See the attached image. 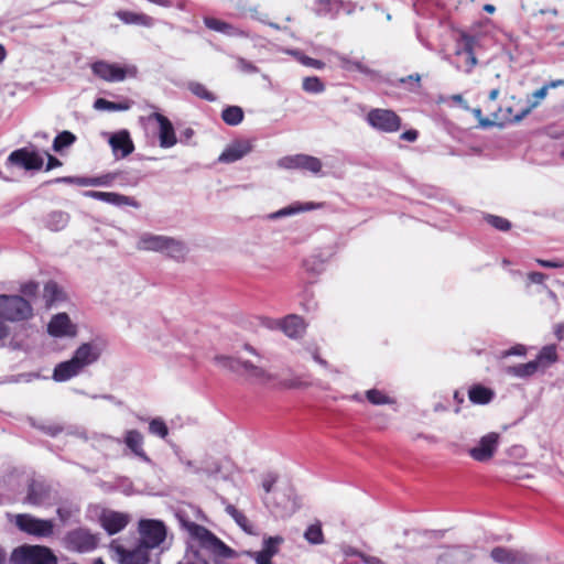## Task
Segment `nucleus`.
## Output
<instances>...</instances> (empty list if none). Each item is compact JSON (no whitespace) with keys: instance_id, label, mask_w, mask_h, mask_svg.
<instances>
[{"instance_id":"f257e3e1","label":"nucleus","mask_w":564,"mask_h":564,"mask_svg":"<svg viewBox=\"0 0 564 564\" xmlns=\"http://www.w3.org/2000/svg\"><path fill=\"white\" fill-rule=\"evenodd\" d=\"M187 531L202 549L213 555L224 558H230L236 555V552L231 547L225 544L206 527L192 522L187 525Z\"/></svg>"},{"instance_id":"f03ea898","label":"nucleus","mask_w":564,"mask_h":564,"mask_svg":"<svg viewBox=\"0 0 564 564\" xmlns=\"http://www.w3.org/2000/svg\"><path fill=\"white\" fill-rule=\"evenodd\" d=\"M57 556L44 545H22L13 550L10 564H57Z\"/></svg>"},{"instance_id":"7ed1b4c3","label":"nucleus","mask_w":564,"mask_h":564,"mask_svg":"<svg viewBox=\"0 0 564 564\" xmlns=\"http://www.w3.org/2000/svg\"><path fill=\"white\" fill-rule=\"evenodd\" d=\"M31 304L20 295H0V317L11 322L24 321L31 317Z\"/></svg>"},{"instance_id":"20e7f679","label":"nucleus","mask_w":564,"mask_h":564,"mask_svg":"<svg viewBox=\"0 0 564 564\" xmlns=\"http://www.w3.org/2000/svg\"><path fill=\"white\" fill-rule=\"evenodd\" d=\"M99 538L87 528H76L68 531L63 538L66 550L76 553H89L97 549Z\"/></svg>"},{"instance_id":"39448f33","label":"nucleus","mask_w":564,"mask_h":564,"mask_svg":"<svg viewBox=\"0 0 564 564\" xmlns=\"http://www.w3.org/2000/svg\"><path fill=\"white\" fill-rule=\"evenodd\" d=\"M139 543L153 550L159 547L166 539V525L161 520L141 519L138 522Z\"/></svg>"},{"instance_id":"423d86ee","label":"nucleus","mask_w":564,"mask_h":564,"mask_svg":"<svg viewBox=\"0 0 564 564\" xmlns=\"http://www.w3.org/2000/svg\"><path fill=\"white\" fill-rule=\"evenodd\" d=\"M368 124L384 133H393L401 129V117L391 109L373 108L366 117Z\"/></svg>"},{"instance_id":"0eeeda50","label":"nucleus","mask_w":564,"mask_h":564,"mask_svg":"<svg viewBox=\"0 0 564 564\" xmlns=\"http://www.w3.org/2000/svg\"><path fill=\"white\" fill-rule=\"evenodd\" d=\"M15 525L20 531L36 538H50L54 533L52 520L39 519L29 513L17 514Z\"/></svg>"},{"instance_id":"6e6552de","label":"nucleus","mask_w":564,"mask_h":564,"mask_svg":"<svg viewBox=\"0 0 564 564\" xmlns=\"http://www.w3.org/2000/svg\"><path fill=\"white\" fill-rule=\"evenodd\" d=\"M278 164L286 170H303L313 174H317L322 170L321 160L307 154L288 155L280 159Z\"/></svg>"},{"instance_id":"1a4fd4ad","label":"nucleus","mask_w":564,"mask_h":564,"mask_svg":"<svg viewBox=\"0 0 564 564\" xmlns=\"http://www.w3.org/2000/svg\"><path fill=\"white\" fill-rule=\"evenodd\" d=\"M499 444V434L490 432L484 435L478 445L468 451L469 456L476 462H488L497 451Z\"/></svg>"},{"instance_id":"9d476101","label":"nucleus","mask_w":564,"mask_h":564,"mask_svg":"<svg viewBox=\"0 0 564 564\" xmlns=\"http://www.w3.org/2000/svg\"><path fill=\"white\" fill-rule=\"evenodd\" d=\"M490 557L498 564H531L533 562L525 552L505 546L494 547Z\"/></svg>"},{"instance_id":"9b49d317","label":"nucleus","mask_w":564,"mask_h":564,"mask_svg":"<svg viewBox=\"0 0 564 564\" xmlns=\"http://www.w3.org/2000/svg\"><path fill=\"white\" fill-rule=\"evenodd\" d=\"M8 161L17 166L28 171L40 170L43 166V158L35 151H29L26 148L18 149L10 153Z\"/></svg>"},{"instance_id":"f8f14e48","label":"nucleus","mask_w":564,"mask_h":564,"mask_svg":"<svg viewBox=\"0 0 564 564\" xmlns=\"http://www.w3.org/2000/svg\"><path fill=\"white\" fill-rule=\"evenodd\" d=\"M477 40L475 36L467 33H462L456 43V55L464 56L465 58V72L470 73L477 65V58L475 56V46Z\"/></svg>"},{"instance_id":"ddd939ff","label":"nucleus","mask_w":564,"mask_h":564,"mask_svg":"<svg viewBox=\"0 0 564 564\" xmlns=\"http://www.w3.org/2000/svg\"><path fill=\"white\" fill-rule=\"evenodd\" d=\"M99 522L101 528L109 535H113L122 531L129 524L130 516L124 512L108 510L100 514Z\"/></svg>"},{"instance_id":"4468645a","label":"nucleus","mask_w":564,"mask_h":564,"mask_svg":"<svg viewBox=\"0 0 564 564\" xmlns=\"http://www.w3.org/2000/svg\"><path fill=\"white\" fill-rule=\"evenodd\" d=\"M94 75L106 82H122L127 77V69L117 64H110L105 61L95 62L91 65Z\"/></svg>"},{"instance_id":"2eb2a0df","label":"nucleus","mask_w":564,"mask_h":564,"mask_svg":"<svg viewBox=\"0 0 564 564\" xmlns=\"http://www.w3.org/2000/svg\"><path fill=\"white\" fill-rule=\"evenodd\" d=\"M149 119H153L159 123V141L161 148L169 149L177 143L174 127L167 117L160 112H153L150 115Z\"/></svg>"},{"instance_id":"dca6fc26","label":"nucleus","mask_w":564,"mask_h":564,"mask_svg":"<svg viewBox=\"0 0 564 564\" xmlns=\"http://www.w3.org/2000/svg\"><path fill=\"white\" fill-rule=\"evenodd\" d=\"M116 552L120 557L121 564H149L150 549L138 542L135 547L129 550L122 545H117Z\"/></svg>"},{"instance_id":"f3484780","label":"nucleus","mask_w":564,"mask_h":564,"mask_svg":"<svg viewBox=\"0 0 564 564\" xmlns=\"http://www.w3.org/2000/svg\"><path fill=\"white\" fill-rule=\"evenodd\" d=\"M84 195L115 206H130L133 208L140 207V203L133 197L115 192L87 191Z\"/></svg>"},{"instance_id":"a211bd4d","label":"nucleus","mask_w":564,"mask_h":564,"mask_svg":"<svg viewBox=\"0 0 564 564\" xmlns=\"http://www.w3.org/2000/svg\"><path fill=\"white\" fill-rule=\"evenodd\" d=\"M118 176H119L118 172H112V173H107V174L94 176V177L64 176V177L56 178L54 182L76 184L78 186H109L115 182V180Z\"/></svg>"},{"instance_id":"6ab92c4d","label":"nucleus","mask_w":564,"mask_h":564,"mask_svg":"<svg viewBox=\"0 0 564 564\" xmlns=\"http://www.w3.org/2000/svg\"><path fill=\"white\" fill-rule=\"evenodd\" d=\"M528 113H530V108L524 107L514 111L511 106L499 107L497 110L490 112L491 117L494 118L495 124L500 127L507 123L519 122Z\"/></svg>"},{"instance_id":"aec40b11","label":"nucleus","mask_w":564,"mask_h":564,"mask_svg":"<svg viewBox=\"0 0 564 564\" xmlns=\"http://www.w3.org/2000/svg\"><path fill=\"white\" fill-rule=\"evenodd\" d=\"M100 350L90 343L82 344L74 352L73 359L82 370L98 360Z\"/></svg>"},{"instance_id":"412c9836","label":"nucleus","mask_w":564,"mask_h":564,"mask_svg":"<svg viewBox=\"0 0 564 564\" xmlns=\"http://www.w3.org/2000/svg\"><path fill=\"white\" fill-rule=\"evenodd\" d=\"M109 144L115 153L120 152L121 158H126L134 151L133 141L127 130L112 134Z\"/></svg>"},{"instance_id":"4be33fe9","label":"nucleus","mask_w":564,"mask_h":564,"mask_svg":"<svg viewBox=\"0 0 564 564\" xmlns=\"http://www.w3.org/2000/svg\"><path fill=\"white\" fill-rule=\"evenodd\" d=\"M50 492L47 486L33 481L29 485L24 501L31 506L41 507L50 499Z\"/></svg>"},{"instance_id":"5701e85b","label":"nucleus","mask_w":564,"mask_h":564,"mask_svg":"<svg viewBox=\"0 0 564 564\" xmlns=\"http://www.w3.org/2000/svg\"><path fill=\"white\" fill-rule=\"evenodd\" d=\"M82 371L83 370L77 365V362L70 358L67 361H63L56 365L53 371V379L57 382L67 381L70 378L79 375Z\"/></svg>"},{"instance_id":"b1692460","label":"nucleus","mask_w":564,"mask_h":564,"mask_svg":"<svg viewBox=\"0 0 564 564\" xmlns=\"http://www.w3.org/2000/svg\"><path fill=\"white\" fill-rule=\"evenodd\" d=\"M72 323L66 313H59L52 317L47 325V332L55 337H62L70 334Z\"/></svg>"},{"instance_id":"393cba45","label":"nucleus","mask_w":564,"mask_h":564,"mask_svg":"<svg viewBox=\"0 0 564 564\" xmlns=\"http://www.w3.org/2000/svg\"><path fill=\"white\" fill-rule=\"evenodd\" d=\"M169 237L160 235H143L138 241L137 248L144 251L164 252Z\"/></svg>"},{"instance_id":"a878e982","label":"nucleus","mask_w":564,"mask_h":564,"mask_svg":"<svg viewBox=\"0 0 564 564\" xmlns=\"http://www.w3.org/2000/svg\"><path fill=\"white\" fill-rule=\"evenodd\" d=\"M143 435L138 430H129L124 435V443L127 447L138 457L147 459V454L143 449Z\"/></svg>"},{"instance_id":"bb28decb","label":"nucleus","mask_w":564,"mask_h":564,"mask_svg":"<svg viewBox=\"0 0 564 564\" xmlns=\"http://www.w3.org/2000/svg\"><path fill=\"white\" fill-rule=\"evenodd\" d=\"M495 392L482 384H474L468 390V398L474 404H488L492 401Z\"/></svg>"},{"instance_id":"cd10ccee","label":"nucleus","mask_w":564,"mask_h":564,"mask_svg":"<svg viewBox=\"0 0 564 564\" xmlns=\"http://www.w3.org/2000/svg\"><path fill=\"white\" fill-rule=\"evenodd\" d=\"M251 151V145L248 142L236 143L228 147L219 156V161L231 163L240 160Z\"/></svg>"},{"instance_id":"c85d7f7f","label":"nucleus","mask_w":564,"mask_h":564,"mask_svg":"<svg viewBox=\"0 0 564 564\" xmlns=\"http://www.w3.org/2000/svg\"><path fill=\"white\" fill-rule=\"evenodd\" d=\"M69 215L62 210H53L44 218V225L51 231H61L68 225Z\"/></svg>"},{"instance_id":"c756f323","label":"nucleus","mask_w":564,"mask_h":564,"mask_svg":"<svg viewBox=\"0 0 564 564\" xmlns=\"http://www.w3.org/2000/svg\"><path fill=\"white\" fill-rule=\"evenodd\" d=\"M117 17L121 22L126 24H138L148 28L153 25V19L145 13L123 10L117 12Z\"/></svg>"},{"instance_id":"7c9ffc66","label":"nucleus","mask_w":564,"mask_h":564,"mask_svg":"<svg viewBox=\"0 0 564 564\" xmlns=\"http://www.w3.org/2000/svg\"><path fill=\"white\" fill-rule=\"evenodd\" d=\"M243 370L248 379L254 380V381H268L271 379L270 375L261 367L253 365L252 362L248 360H241L239 364V371Z\"/></svg>"},{"instance_id":"2f4dec72","label":"nucleus","mask_w":564,"mask_h":564,"mask_svg":"<svg viewBox=\"0 0 564 564\" xmlns=\"http://www.w3.org/2000/svg\"><path fill=\"white\" fill-rule=\"evenodd\" d=\"M43 299L46 303V306L50 307L57 302L64 301L65 293L55 281H48L44 285Z\"/></svg>"},{"instance_id":"473e14b6","label":"nucleus","mask_w":564,"mask_h":564,"mask_svg":"<svg viewBox=\"0 0 564 564\" xmlns=\"http://www.w3.org/2000/svg\"><path fill=\"white\" fill-rule=\"evenodd\" d=\"M204 23H205L206 28H208L209 30H213V31H216V32H220V33H224L226 35L234 36V35L242 34L232 24L227 23V22H225L223 20H219V19H216V18H205L204 19Z\"/></svg>"},{"instance_id":"72a5a7b5","label":"nucleus","mask_w":564,"mask_h":564,"mask_svg":"<svg viewBox=\"0 0 564 564\" xmlns=\"http://www.w3.org/2000/svg\"><path fill=\"white\" fill-rule=\"evenodd\" d=\"M319 207H322V204H315V203H312V202L305 203V204H295V205H291L289 207H285V208H282V209L278 210L276 213H274L272 215V218L290 216V215H293L295 213L308 212V210H313V209H316V208H319Z\"/></svg>"},{"instance_id":"f704fd0d","label":"nucleus","mask_w":564,"mask_h":564,"mask_svg":"<svg viewBox=\"0 0 564 564\" xmlns=\"http://www.w3.org/2000/svg\"><path fill=\"white\" fill-rule=\"evenodd\" d=\"M539 361L531 360L527 364H520L508 368V372L520 378L531 377L539 370Z\"/></svg>"},{"instance_id":"c9c22d12","label":"nucleus","mask_w":564,"mask_h":564,"mask_svg":"<svg viewBox=\"0 0 564 564\" xmlns=\"http://www.w3.org/2000/svg\"><path fill=\"white\" fill-rule=\"evenodd\" d=\"M164 251H166L169 257H171L177 261L184 260L185 256H186L185 245L182 241L176 240L172 237H169V240H167Z\"/></svg>"},{"instance_id":"e433bc0d","label":"nucleus","mask_w":564,"mask_h":564,"mask_svg":"<svg viewBox=\"0 0 564 564\" xmlns=\"http://www.w3.org/2000/svg\"><path fill=\"white\" fill-rule=\"evenodd\" d=\"M243 110L238 106H228L221 112V119L228 126H237L243 120Z\"/></svg>"},{"instance_id":"4c0bfd02","label":"nucleus","mask_w":564,"mask_h":564,"mask_svg":"<svg viewBox=\"0 0 564 564\" xmlns=\"http://www.w3.org/2000/svg\"><path fill=\"white\" fill-rule=\"evenodd\" d=\"M557 358L556 346L547 345L540 350L536 359L534 360L539 361V367H547L549 365L556 362Z\"/></svg>"},{"instance_id":"58836bf2","label":"nucleus","mask_w":564,"mask_h":564,"mask_svg":"<svg viewBox=\"0 0 564 564\" xmlns=\"http://www.w3.org/2000/svg\"><path fill=\"white\" fill-rule=\"evenodd\" d=\"M94 107L98 110L124 111V110L130 109L131 102L128 100L115 102V101L107 100L105 98H98L95 101Z\"/></svg>"},{"instance_id":"ea45409f","label":"nucleus","mask_w":564,"mask_h":564,"mask_svg":"<svg viewBox=\"0 0 564 564\" xmlns=\"http://www.w3.org/2000/svg\"><path fill=\"white\" fill-rule=\"evenodd\" d=\"M226 511L231 518L237 522V524L246 532H252V524L249 519L243 514V512L239 511L235 506L229 505L226 507Z\"/></svg>"},{"instance_id":"a19ab883","label":"nucleus","mask_w":564,"mask_h":564,"mask_svg":"<svg viewBox=\"0 0 564 564\" xmlns=\"http://www.w3.org/2000/svg\"><path fill=\"white\" fill-rule=\"evenodd\" d=\"M367 400L373 405L392 404L394 400L378 389H370L366 392Z\"/></svg>"},{"instance_id":"79ce46f5","label":"nucleus","mask_w":564,"mask_h":564,"mask_svg":"<svg viewBox=\"0 0 564 564\" xmlns=\"http://www.w3.org/2000/svg\"><path fill=\"white\" fill-rule=\"evenodd\" d=\"M302 88L310 94H321L325 90V85L317 76H308L303 79Z\"/></svg>"},{"instance_id":"37998d69","label":"nucleus","mask_w":564,"mask_h":564,"mask_svg":"<svg viewBox=\"0 0 564 564\" xmlns=\"http://www.w3.org/2000/svg\"><path fill=\"white\" fill-rule=\"evenodd\" d=\"M189 91L195 95L196 97L207 100V101H215L216 96L207 89V87L198 82H191L188 84Z\"/></svg>"},{"instance_id":"c03bdc74","label":"nucleus","mask_w":564,"mask_h":564,"mask_svg":"<svg viewBox=\"0 0 564 564\" xmlns=\"http://www.w3.org/2000/svg\"><path fill=\"white\" fill-rule=\"evenodd\" d=\"M304 538L311 544H322L324 542V533L319 523L311 524L305 533Z\"/></svg>"},{"instance_id":"a18cd8bd","label":"nucleus","mask_w":564,"mask_h":564,"mask_svg":"<svg viewBox=\"0 0 564 564\" xmlns=\"http://www.w3.org/2000/svg\"><path fill=\"white\" fill-rule=\"evenodd\" d=\"M76 141L75 134L69 131H62L58 133L53 141L54 151L58 152L66 147L72 145Z\"/></svg>"},{"instance_id":"49530a36","label":"nucleus","mask_w":564,"mask_h":564,"mask_svg":"<svg viewBox=\"0 0 564 564\" xmlns=\"http://www.w3.org/2000/svg\"><path fill=\"white\" fill-rule=\"evenodd\" d=\"M214 361L217 365H219L230 371L239 372L240 358H236L232 356H226V355H217V356H215Z\"/></svg>"},{"instance_id":"de8ad7c7","label":"nucleus","mask_w":564,"mask_h":564,"mask_svg":"<svg viewBox=\"0 0 564 564\" xmlns=\"http://www.w3.org/2000/svg\"><path fill=\"white\" fill-rule=\"evenodd\" d=\"M149 432L161 438H165L169 435V427L161 417H155L149 423Z\"/></svg>"},{"instance_id":"09e8293b","label":"nucleus","mask_w":564,"mask_h":564,"mask_svg":"<svg viewBox=\"0 0 564 564\" xmlns=\"http://www.w3.org/2000/svg\"><path fill=\"white\" fill-rule=\"evenodd\" d=\"M283 539L280 536H270L264 541L263 549L259 552L263 555L273 557L279 552V545Z\"/></svg>"},{"instance_id":"8fccbe9b","label":"nucleus","mask_w":564,"mask_h":564,"mask_svg":"<svg viewBox=\"0 0 564 564\" xmlns=\"http://www.w3.org/2000/svg\"><path fill=\"white\" fill-rule=\"evenodd\" d=\"M485 219L490 226H492L497 230L508 231L511 229V223L507 218H503L501 216L487 215Z\"/></svg>"},{"instance_id":"3c124183","label":"nucleus","mask_w":564,"mask_h":564,"mask_svg":"<svg viewBox=\"0 0 564 564\" xmlns=\"http://www.w3.org/2000/svg\"><path fill=\"white\" fill-rule=\"evenodd\" d=\"M547 91L549 85H544L541 88L536 89L528 99L529 105L525 108H530L531 111L533 108L538 107L540 102L546 97Z\"/></svg>"},{"instance_id":"603ef678","label":"nucleus","mask_w":564,"mask_h":564,"mask_svg":"<svg viewBox=\"0 0 564 564\" xmlns=\"http://www.w3.org/2000/svg\"><path fill=\"white\" fill-rule=\"evenodd\" d=\"M474 117L477 119L478 121V126L480 128H490L492 126H495V121H494V118L491 117V119L487 118V117H484L482 115V110L479 108V107H476V108H470L469 107V110Z\"/></svg>"},{"instance_id":"864d4df0","label":"nucleus","mask_w":564,"mask_h":564,"mask_svg":"<svg viewBox=\"0 0 564 564\" xmlns=\"http://www.w3.org/2000/svg\"><path fill=\"white\" fill-rule=\"evenodd\" d=\"M340 551L345 557V563L346 564H352V563H349L347 560L351 556H358L362 560V556H364V553L358 551L357 549L350 546V545H341L340 546Z\"/></svg>"},{"instance_id":"5fc2aeb1","label":"nucleus","mask_w":564,"mask_h":564,"mask_svg":"<svg viewBox=\"0 0 564 564\" xmlns=\"http://www.w3.org/2000/svg\"><path fill=\"white\" fill-rule=\"evenodd\" d=\"M339 64L344 69L351 70V69H361V64L359 62L350 61L349 58L345 56L338 57Z\"/></svg>"},{"instance_id":"6e6d98bb","label":"nucleus","mask_w":564,"mask_h":564,"mask_svg":"<svg viewBox=\"0 0 564 564\" xmlns=\"http://www.w3.org/2000/svg\"><path fill=\"white\" fill-rule=\"evenodd\" d=\"M39 291V284L35 282H28L21 286V292L25 296L33 297L37 294Z\"/></svg>"},{"instance_id":"4d7b16f0","label":"nucleus","mask_w":564,"mask_h":564,"mask_svg":"<svg viewBox=\"0 0 564 564\" xmlns=\"http://www.w3.org/2000/svg\"><path fill=\"white\" fill-rule=\"evenodd\" d=\"M276 480H278V476L275 474H268V475H265L263 480H262V488H263V490L267 494H269L272 490V488H273L274 484L276 482Z\"/></svg>"},{"instance_id":"13d9d810","label":"nucleus","mask_w":564,"mask_h":564,"mask_svg":"<svg viewBox=\"0 0 564 564\" xmlns=\"http://www.w3.org/2000/svg\"><path fill=\"white\" fill-rule=\"evenodd\" d=\"M282 386L286 389H297L305 388L310 384L307 382L302 381L301 379H288L282 381Z\"/></svg>"},{"instance_id":"bf43d9fd","label":"nucleus","mask_w":564,"mask_h":564,"mask_svg":"<svg viewBox=\"0 0 564 564\" xmlns=\"http://www.w3.org/2000/svg\"><path fill=\"white\" fill-rule=\"evenodd\" d=\"M302 63L306 66L316 68V69H323L325 67V63L321 59H316L310 56H304L302 58Z\"/></svg>"},{"instance_id":"052dcab7","label":"nucleus","mask_w":564,"mask_h":564,"mask_svg":"<svg viewBox=\"0 0 564 564\" xmlns=\"http://www.w3.org/2000/svg\"><path fill=\"white\" fill-rule=\"evenodd\" d=\"M536 262L543 268H564V261L536 259Z\"/></svg>"},{"instance_id":"680f3d73","label":"nucleus","mask_w":564,"mask_h":564,"mask_svg":"<svg viewBox=\"0 0 564 564\" xmlns=\"http://www.w3.org/2000/svg\"><path fill=\"white\" fill-rule=\"evenodd\" d=\"M399 82L400 84H414L416 89L421 87V76L419 74H412L406 77H402L399 79Z\"/></svg>"},{"instance_id":"e2e57ef3","label":"nucleus","mask_w":564,"mask_h":564,"mask_svg":"<svg viewBox=\"0 0 564 564\" xmlns=\"http://www.w3.org/2000/svg\"><path fill=\"white\" fill-rule=\"evenodd\" d=\"M546 279V275L542 272H530L528 273V280L533 284H542Z\"/></svg>"},{"instance_id":"0e129e2a","label":"nucleus","mask_w":564,"mask_h":564,"mask_svg":"<svg viewBox=\"0 0 564 564\" xmlns=\"http://www.w3.org/2000/svg\"><path fill=\"white\" fill-rule=\"evenodd\" d=\"M290 325H294V327H297V326L301 325V319L297 316H289V317L285 318V321H284L285 332L290 336H292L296 330H294L293 333H290L289 332Z\"/></svg>"},{"instance_id":"69168bd1","label":"nucleus","mask_w":564,"mask_h":564,"mask_svg":"<svg viewBox=\"0 0 564 564\" xmlns=\"http://www.w3.org/2000/svg\"><path fill=\"white\" fill-rule=\"evenodd\" d=\"M419 137V132L414 129L406 130L400 134V139L408 141V142H414Z\"/></svg>"},{"instance_id":"338daca9","label":"nucleus","mask_w":564,"mask_h":564,"mask_svg":"<svg viewBox=\"0 0 564 564\" xmlns=\"http://www.w3.org/2000/svg\"><path fill=\"white\" fill-rule=\"evenodd\" d=\"M455 560L452 553L445 552L437 556V564H454Z\"/></svg>"},{"instance_id":"774afa93","label":"nucleus","mask_w":564,"mask_h":564,"mask_svg":"<svg viewBox=\"0 0 564 564\" xmlns=\"http://www.w3.org/2000/svg\"><path fill=\"white\" fill-rule=\"evenodd\" d=\"M527 352V348L523 345H516L505 352L506 356L518 355L523 356Z\"/></svg>"}]
</instances>
